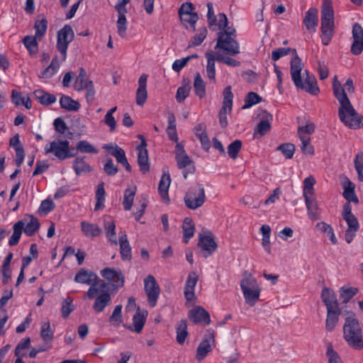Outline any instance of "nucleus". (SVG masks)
<instances>
[{
	"mask_svg": "<svg viewBox=\"0 0 363 363\" xmlns=\"http://www.w3.org/2000/svg\"><path fill=\"white\" fill-rule=\"evenodd\" d=\"M38 38L35 36H26L23 38V43L30 55L36 54L38 51L37 40Z\"/></svg>",
	"mask_w": 363,
	"mask_h": 363,
	"instance_id": "nucleus-55",
	"label": "nucleus"
},
{
	"mask_svg": "<svg viewBox=\"0 0 363 363\" xmlns=\"http://www.w3.org/2000/svg\"><path fill=\"white\" fill-rule=\"evenodd\" d=\"M343 219L347 225L345 233V240L347 243H350L359 228V222L354 215L345 217Z\"/></svg>",
	"mask_w": 363,
	"mask_h": 363,
	"instance_id": "nucleus-15",
	"label": "nucleus"
},
{
	"mask_svg": "<svg viewBox=\"0 0 363 363\" xmlns=\"http://www.w3.org/2000/svg\"><path fill=\"white\" fill-rule=\"evenodd\" d=\"M188 335L187 323L185 320L179 322L177 327V341L179 344L182 345Z\"/></svg>",
	"mask_w": 363,
	"mask_h": 363,
	"instance_id": "nucleus-46",
	"label": "nucleus"
},
{
	"mask_svg": "<svg viewBox=\"0 0 363 363\" xmlns=\"http://www.w3.org/2000/svg\"><path fill=\"white\" fill-rule=\"evenodd\" d=\"M115 9L118 13V18L116 22L118 33L121 38H125L127 30L126 7L115 6Z\"/></svg>",
	"mask_w": 363,
	"mask_h": 363,
	"instance_id": "nucleus-18",
	"label": "nucleus"
},
{
	"mask_svg": "<svg viewBox=\"0 0 363 363\" xmlns=\"http://www.w3.org/2000/svg\"><path fill=\"white\" fill-rule=\"evenodd\" d=\"M206 57L207 58V75L210 79H213L215 82V61L216 60V54L213 52H208L206 53Z\"/></svg>",
	"mask_w": 363,
	"mask_h": 363,
	"instance_id": "nucleus-40",
	"label": "nucleus"
},
{
	"mask_svg": "<svg viewBox=\"0 0 363 363\" xmlns=\"http://www.w3.org/2000/svg\"><path fill=\"white\" fill-rule=\"evenodd\" d=\"M198 280L197 274L192 272L189 273L184 288V296L187 301L194 298V287Z\"/></svg>",
	"mask_w": 363,
	"mask_h": 363,
	"instance_id": "nucleus-24",
	"label": "nucleus"
},
{
	"mask_svg": "<svg viewBox=\"0 0 363 363\" xmlns=\"http://www.w3.org/2000/svg\"><path fill=\"white\" fill-rule=\"evenodd\" d=\"M223 107L219 112V123L222 128L228 125L227 113H230L232 110L233 94L230 86L225 88L223 91Z\"/></svg>",
	"mask_w": 363,
	"mask_h": 363,
	"instance_id": "nucleus-8",
	"label": "nucleus"
},
{
	"mask_svg": "<svg viewBox=\"0 0 363 363\" xmlns=\"http://www.w3.org/2000/svg\"><path fill=\"white\" fill-rule=\"evenodd\" d=\"M216 47L222 49L229 55H235L240 52L238 43L234 38L223 39L218 38Z\"/></svg>",
	"mask_w": 363,
	"mask_h": 363,
	"instance_id": "nucleus-14",
	"label": "nucleus"
},
{
	"mask_svg": "<svg viewBox=\"0 0 363 363\" xmlns=\"http://www.w3.org/2000/svg\"><path fill=\"white\" fill-rule=\"evenodd\" d=\"M80 225L84 235L86 238H96L102 233V229L97 224L91 223L88 221H82Z\"/></svg>",
	"mask_w": 363,
	"mask_h": 363,
	"instance_id": "nucleus-21",
	"label": "nucleus"
},
{
	"mask_svg": "<svg viewBox=\"0 0 363 363\" xmlns=\"http://www.w3.org/2000/svg\"><path fill=\"white\" fill-rule=\"evenodd\" d=\"M48 28V21L45 18H43L40 20H37L35 23L34 28L35 30V37L38 40L44 36L46 33Z\"/></svg>",
	"mask_w": 363,
	"mask_h": 363,
	"instance_id": "nucleus-53",
	"label": "nucleus"
},
{
	"mask_svg": "<svg viewBox=\"0 0 363 363\" xmlns=\"http://www.w3.org/2000/svg\"><path fill=\"white\" fill-rule=\"evenodd\" d=\"M358 292V289L355 287H342L340 290V298L343 303H347Z\"/></svg>",
	"mask_w": 363,
	"mask_h": 363,
	"instance_id": "nucleus-48",
	"label": "nucleus"
},
{
	"mask_svg": "<svg viewBox=\"0 0 363 363\" xmlns=\"http://www.w3.org/2000/svg\"><path fill=\"white\" fill-rule=\"evenodd\" d=\"M182 228L184 231V241L185 243H187L189 240L192 238L194 234V225L192 219L186 218L184 220Z\"/></svg>",
	"mask_w": 363,
	"mask_h": 363,
	"instance_id": "nucleus-41",
	"label": "nucleus"
},
{
	"mask_svg": "<svg viewBox=\"0 0 363 363\" xmlns=\"http://www.w3.org/2000/svg\"><path fill=\"white\" fill-rule=\"evenodd\" d=\"M333 93L340 104L338 116L340 121L347 127L352 129H358L363 126V116L359 115L352 105L346 91L354 93V86L351 78H348L343 86L334 77L333 82Z\"/></svg>",
	"mask_w": 363,
	"mask_h": 363,
	"instance_id": "nucleus-1",
	"label": "nucleus"
},
{
	"mask_svg": "<svg viewBox=\"0 0 363 363\" xmlns=\"http://www.w3.org/2000/svg\"><path fill=\"white\" fill-rule=\"evenodd\" d=\"M145 290L147 296L150 306L151 307L155 306L160 289L155 277L152 275H148L145 278Z\"/></svg>",
	"mask_w": 363,
	"mask_h": 363,
	"instance_id": "nucleus-9",
	"label": "nucleus"
},
{
	"mask_svg": "<svg viewBox=\"0 0 363 363\" xmlns=\"http://www.w3.org/2000/svg\"><path fill=\"white\" fill-rule=\"evenodd\" d=\"M318 10L315 8H310L306 13L303 23L307 30H312L313 31H315V28L318 26Z\"/></svg>",
	"mask_w": 363,
	"mask_h": 363,
	"instance_id": "nucleus-22",
	"label": "nucleus"
},
{
	"mask_svg": "<svg viewBox=\"0 0 363 363\" xmlns=\"http://www.w3.org/2000/svg\"><path fill=\"white\" fill-rule=\"evenodd\" d=\"M74 38V33L69 25H65L57 32L56 47L61 54L62 62L66 60L68 45Z\"/></svg>",
	"mask_w": 363,
	"mask_h": 363,
	"instance_id": "nucleus-6",
	"label": "nucleus"
},
{
	"mask_svg": "<svg viewBox=\"0 0 363 363\" xmlns=\"http://www.w3.org/2000/svg\"><path fill=\"white\" fill-rule=\"evenodd\" d=\"M211 20H208V28L213 31H220L228 26V18L225 13H219L217 16L214 15Z\"/></svg>",
	"mask_w": 363,
	"mask_h": 363,
	"instance_id": "nucleus-23",
	"label": "nucleus"
},
{
	"mask_svg": "<svg viewBox=\"0 0 363 363\" xmlns=\"http://www.w3.org/2000/svg\"><path fill=\"white\" fill-rule=\"evenodd\" d=\"M170 182L171 179L169 174H163L159 183L158 191L162 199L164 201H169L168 190Z\"/></svg>",
	"mask_w": 363,
	"mask_h": 363,
	"instance_id": "nucleus-33",
	"label": "nucleus"
},
{
	"mask_svg": "<svg viewBox=\"0 0 363 363\" xmlns=\"http://www.w3.org/2000/svg\"><path fill=\"white\" fill-rule=\"evenodd\" d=\"M104 148L108 150L109 153L115 157L117 162L121 164L127 159L125 151L118 145L113 146L112 145L107 144L104 145Z\"/></svg>",
	"mask_w": 363,
	"mask_h": 363,
	"instance_id": "nucleus-39",
	"label": "nucleus"
},
{
	"mask_svg": "<svg viewBox=\"0 0 363 363\" xmlns=\"http://www.w3.org/2000/svg\"><path fill=\"white\" fill-rule=\"evenodd\" d=\"M104 227L106 230V237L111 245H117L118 240L116 236V225L113 220L110 217H105Z\"/></svg>",
	"mask_w": 363,
	"mask_h": 363,
	"instance_id": "nucleus-26",
	"label": "nucleus"
},
{
	"mask_svg": "<svg viewBox=\"0 0 363 363\" xmlns=\"http://www.w3.org/2000/svg\"><path fill=\"white\" fill-rule=\"evenodd\" d=\"M242 147V142L240 140H235L231 143L228 147V154L230 157L235 160L238 157V154Z\"/></svg>",
	"mask_w": 363,
	"mask_h": 363,
	"instance_id": "nucleus-60",
	"label": "nucleus"
},
{
	"mask_svg": "<svg viewBox=\"0 0 363 363\" xmlns=\"http://www.w3.org/2000/svg\"><path fill=\"white\" fill-rule=\"evenodd\" d=\"M277 150H280L286 159H291L294 156L295 146L291 143H285L278 146Z\"/></svg>",
	"mask_w": 363,
	"mask_h": 363,
	"instance_id": "nucleus-64",
	"label": "nucleus"
},
{
	"mask_svg": "<svg viewBox=\"0 0 363 363\" xmlns=\"http://www.w3.org/2000/svg\"><path fill=\"white\" fill-rule=\"evenodd\" d=\"M305 202L308 218L312 220H319L320 218V211L318 207L316 200L313 197L308 198L306 196Z\"/></svg>",
	"mask_w": 363,
	"mask_h": 363,
	"instance_id": "nucleus-27",
	"label": "nucleus"
},
{
	"mask_svg": "<svg viewBox=\"0 0 363 363\" xmlns=\"http://www.w3.org/2000/svg\"><path fill=\"white\" fill-rule=\"evenodd\" d=\"M45 154L52 153L60 160L73 157L77 153H72L69 149L68 140H55L50 143L45 147Z\"/></svg>",
	"mask_w": 363,
	"mask_h": 363,
	"instance_id": "nucleus-7",
	"label": "nucleus"
},
{
	"mask_svg": "<svg viewBox=\"0 0 363 363\" xmlns=\"http://www.w3.org/2000/svg\"><path fill=\"white\" fill-rule=\"evenodd\" d=\"M216 347L215 331L212 329L206 330V355Z\"/></svg>",
	"mask_w": 363,
	"mask_h": 363,
	"instance_id": "nucleus-58",
	"label": "nucleus"
},
{
	"mask_svg": "<svg viewBox=\"0 0 363 363\" xmlns=\"http://www.w3.org/2000/svg\"><path fill=\"white\" fill-rule=\"evenodd\" d=\"M106 289L107 287L105 288L102 291H99L98 293H101V294L96 298L95 302L93 305V309L96 313H101L104 308L110 304L111 301V295Z\"/></svg>",
	"mask_w": 363,
	"mask_h": 363,
	"instance_id": "nucleus-17",
	"label": "nucleus"
},
{
	"mask_svg": "<svg viewBox=\"0 0 363 363\" xmlns=\"http://www.w3.org/2000/svg\"><path fill=\"white\" fill-rule=\"evenodd\" d=\"M191 89L190 81L189 79L184 80V84L179 87L176 94V100L177 102L181 103L184 101L188 96Z\"/></svg>",
	"mask_w": 363,
	"mask_h": 363,
	"instance_id": "nucleus-47",
	"label": "nucleus"
},
{
	"mask_svg": "<svg viewBox=\"0 0 363 363\" xmlns=\"http://www.w3.org/2000/svg\"><path fill=\"white\" fill-rule=\"evenodd\" d=\"M179 18L182 23L186 29L190 30L191 32L196 30L195 24L199 20L196 13H187V15L183 14L179 16Z\"/></svg>",
	"mask_w": 363,
	"mask_h": 363,
	"instance_id": "nucleus-36",
	"label": "nucleus"
},
{
	"mask_svg": "<svg viewBox=\"0 0 363 363\" xmlns=\"http://www.w3.org/2000/svg\"><path fill=\"white\" fill-rule=\"evenodd\" d=\"M138 164L140 167V171L143 174H147L150 172V162L148 159V152H138Z\"/></svg>",
	"mask_w": 363,
	"mask_h": 363,
	"instance_id": "nucleus-45",
	"label": "nucleus"
},
{
	"mask_svg": "<svg viewBox=\"0 0 363 363\" xmlns=\"http://www.w3.org/2000/svg\"><path fill=\"white\" fill-rule=\"evenodd\" d=\"M89 83L93 82L89 79L85 69L83 67H80L79 69V75L74 82V89L77 91H82L84 89L85 86H88L89 85Z\"/></svg>",
	"mask_w": 363,
	"mask_h": 363,
	"instance_id": "nucleus-32",
	"label": "nucleus"
},
{
	"mask_svg": "<svg viewBox=\"0 0 363 363\" xmlns=\"http://www.w3.org/2000/svg\"><path fill=\"white\" fill-rule=\"evenodd\" d=\"M101 276L107 280L112 281L114 287H121L124 284V277L121 271L111 268H105L101 272Z\"/></svg>",
	"mask_w": 363,
	"mask_h": 363,
	"instance_id": "nucleus-12",
	"label": "nucleus"
},
{
	"mask_svg": "<svg viewBox=\"0 0 363 363\" xmlns=\"http://www.w3.org/2000/svg\"><path fill=\"white\" fill-rule=\"evenodd\" d=\"M240 288L245 302L253 306L259 299L261 288L256 279L249 273L245 272L240 281Z\"/></svg>",
	"mask_w": 363,
	"mask_h": 363,
	"instance_id": "nucleus-5",
	"label": "nucleus"
},
{
	"mask_svg": "<svg viewBox=\"0 0 363 363\" xmlns=\"http://www.w3.org/2000/svg\"><path fill=\"white\" fill-rule=\"evenodd\" d=\"M186 206L195 209L201 206L204 202V190L199 186L198 189H192L184 199Z\"/></svg>",
	"mask_w": 363,
	"mask_h": 363,
	"instance_id": "nucleus-10",
	"label": "nucleus"
},
{
	"mask_svg": "<svg viewBox=\"0 0 363 363\" xmlns=\"http://www.w3.org/2000/svg\"><path fill=\"white\" fill-rule=\"evenodd\" d=\"M194 91L199 98L204 96V82L199 72H196L194 76Z\"/></svg>",
	"mask_w": 363,
	"mask_h": 363,
	"instance_id": "nucleus-50",
	"label": "nucleus"
},
{
	"mask_svg": "<svg viewBox=\"0 0 363 363\" xmlns=\"http://www.w3.org/2000/svg\"><path fill=\"white\" fill-rule=\"evenodd\" d=\"M136 191L137 186L135 185L125 190L123 199V206L125 211L131 209Z\"/></svg>",
	"mask_w": 363,
	"mask_h": 363,
	"instance_id": "nucleus-34",
	"label": "nucleus"
},
{
	"mask_svg": "<svg viewBox=\"0 0 363 363\" xmlns=\"http://www.w3.org/2000/svg\"><path fill=\"white\" fill-rule=\"evenodd\" d=\"M74 281L78 283L90 285L86 292V296L89 299L95 298L99 291H102L107 287V284L104 281L99 279L95 273L84 268L80 269L75 275Z\"/></svg>",
	"mask_w": 363,
	"mask_h": 363,
	"instance_id": "nucleus-3",
	"label": "nucleus"
},
{
	"mask_svg": "<svg viewBox=\"0 0 363 363\" xmlns=\"http://www.w3.org/2000/svg\"><path fill=\"white\" fill-rule=\"evenodd\" d=\"M76 150L82 153H97L98 150L86 140H80L77 143Z\"/></svg>",
	"mask_w": 363,
	"mask_h": 363,
	"instance_id": "nucleus-57",
	"label": "nucleus"
},
{
	"mask_svg": "<svg viewBox=\"0 0 363 363\" xmlns=\"http://www.w3.org/2000/svg\"><path fill=\"white\" fill-rule=\"evenodd\" d=\"M120 245V254L123 261H130L132 259L131 247L128 240L127 235L125 232L119 236L118 242Z\"/></svg>",
	"mask_w": 363,
	"mask_h": 363,
	"instance_id": "nucleus-20",
	"label": "nucleus"
},
{
	"mask_svg": "<svg viewBox=\"0 0 363 363\" xmlns=\"http://www.w3.org/2000/svg\"><path fill=\"white\" fill-rule=\"evenodd\" d=\"M334 12L330 0H324L321 11V40L328 45L334 33Z\"/></svg>",
	"mask_w": 363,
	"mask_h": 363,
	"instance_id": "nucleus-4",
	"label": "nucleus"
},
{
	"mask_svg": "<svg viewBox=\"0 0 363 363\" xmlns=\"http://www.w3.org/2000/svg\"><path fill=\"white\" fill-rule=\"evenodd\" d=\"M217 247L218 245L213 233L210 231H206V257L212 255Z\"/></svg>",
	"mask_w": 363,
	"mask_h": 363,
	"instance_id": "nucleus-44",
	"label": "nucleus"
},
{
	"mask_svg": "<svg viewBox=\"0 0 363 363\" xmlns=\"http://www.w3.org/2000/svg\"><path fill=\"white\" fill-rule=\"evenodd\" d=\"M96 204H95V211H98L102 208L104 206L105 201V190L104 188V183H101L98 185L97 189L96 191Z\"/></svg>",
	"mask_w": 363,
	"mask_h": 363,
	"instance_id": "nucleus-54",
	"label": "nucleus"
},
{
	"mask_svg": "<svg viewBox=\"0 0 363 363\" xmlns=\"http://www.w3.org/2000/svg\"><path fill=\"white\" fill-rule=\"evenodd\" d=\"M321 299L327 310L339 308L335 294L328 288H324L321 292Z\"/></svg>",
	"mask_w": 363,
	"mask_h": 363,
	"instance_id": "nucleus-25",
	"label": "nucleus"
},
{
	"mask_svg": "<svg viewBox=\"0 0 363 363\" xmlns=\"http://www.w3.org/2000/svg\"><path fill=\"white\" fill-rule=\"evenodd\" d=\"M25 222L23 231L28 236H31L35 234L40 228V223L38 220L33 216H28L23 220Z\"/></svg>",
	"mask_w": 363,
	"mask_h": 363,
	"instance_id": "nucleus-29",
	"label": "nucleus"
},
{
	"mask_svg": "<svg viewBox=\"0 0 363 363\" xmlns=\"http://www.w3.org/2000/svg\"><path fill=\"white\" fill-rule=\"evenodd\" d=\"M307 77L305 79L304 82L301 79V83L298 86H296L297 89H301L306 91L311 94H317L319 91V89L317 85V82L313 75L308 74V72Z\"/></svg>",
	"mask_w": 363,
	"mask_h": 363,
	"instance_id": "nucleus-19",
	"label": "nucleus"
},
{
	"mask_svg": "<svg viewBox=\"0 0 363 363\" xmlns=\"http://www.w3.org/2000/svg\"><path fill=\"white\" fill-rule=\"evenodd\" d=\"M24 225L23 220H19L13 225V233L9 240V245L14 246L18 243Z\"/></svg>",
	"mask_w": 363,
	"mask_h": 363,
	"instance_id": "nucleus-38",
	"label": "nucleus"
},
{
	"mask_svg": "<svg viewBox=\"0 0 363 363\" xmlns=\"http://www.w3.org/2000/svg\"><path fill=\"white\" fill-rule=\"evenodd\" d=\"M326 357L328 358L327 363H343L340 357L337 352L334 350L330 343L327 345Z\"/></svg>",
	"mask_w": 363,
	"mask_h": 363,
	"instance_id": "nucleus-59",
	"label": "nucleus"
},
{
	"mask_svg": "<svg viewBox=\"0 0 363 363\" xmlns=\"http://www.w3.org/2000/svg\"><path fill=\"white\" fill-rule=\"evenodd\" d=\"M352 34L354 41L351 52L354 55H359L363 51V28L359 23H354Z\"/></svg>",
	"mask_w": 363,
	"mask_h": 363,
	"instance_id": "nucleus-11",
	"label": "nucleus"
},
{
	"mask_svg": "<svg viewBox=\"0 0 363 363\" xmlns=\"http://www.w3.org/2000/svg\"><path fill=\"white\" fill-rule=\"evenodd\" d=\"M343 325V337L347 343L355 350L363 348L362 331L355 314L347 312Z\"/></svg>",
	"mask_w": 363,
	"mask_h": 363,
	"instance_id": "nucleus-2",
	"label": "nucleus"
},
{
	"mask_svg": "<svg viewBox=\"0 0 363 363\" xmlns=\"http://www.w3.org/2000/svg\"><path fill=\"white\" fill-rule=\"evenodd\" d=\"M315 184V179L313 176H309L303 180V197L306 196L308 198L313 197L314 189L313 186Z\"/></svg>",
	"mask_w": 363,
	"mask_h": 363,
	"instance_id": "nucleus-52",
	"label": "nucleus"
},
{
	"mask_svg": "<svg viewBox=\"0 0 363 363\" xmlns=\"http://www.w3.org/2000/svg\"><path fill=\"white\" fill-rule=\"evenodd\" d=\"M34 95L43 105L48 106L56 101V97L53 94L46 93L42 90L35 91Z\"/></svg>",
	"mask_w": 363,
	"mask_h": 363,
	"instance_id": "nucleus-43",
	"label": "nucleus"
},
{
	"mask_svg": "<svg viewBox=\"0 0 363 363\" xmlns=\"http://www.w3.org/2000/svg\"><path fill=\"white\" fill-rule=\"evenodd\" d=\"M147 75L143 74L138 79V88L136 92V104L143 106L147 98Z\"/></svg>",
	"mask_w": 363,
	"mask_h": 363,
	"instance_id": "nucleus-16",
	"label": "nucleus"
},
{
	"mask_svg": "<svg viewBox=\"0 0 363 363\" xmlns=\"http://www.w3.org/2000/svg\"><path fill=\"white\" fill-rule=\"evenodd\" d=\"M315 227L321 232L327 233L330 240L333 245H335L337 242V238L334 233V230L330 225L325 222H320L316 224Z\"/></svg>",
	"mask_w": 363,
	"mask_h": 363,
	"instance_id": "nucleus-49",
	"label": "nucleus"
},
{
	"mask_svg": "<svg viewBox=\"0 0 363 363\" xmlns=\"http://www.w3.org/2000/svg\"><path fill=\"white\" fill-rule=\"evenodd\" d=\"M340 315V310L339 308L334 309H328L327 310V317L325 320V328L328 331H333L339 320V316Z\"/></svg>",
	"mask_w": 363,
	"mask_h": 363,
	"instance_id": "nucleus-28",
	"label": "nucleus"
},
{
	"mask_svg": "<svg viewBox=\"0 0 363 363\" xmlns=\"http://www.w3.org/2000/svg\"><path fill=\"white\" fill-rule=\"evenodd\" d=\"M354 184L348 179L343 184V193L344 198L349 202L357 203L359 199L354 192Z\"/></svg>",
	"mask_w": 363,
	"mask_h": 363,
	"instance_id": "nucleus-30",
	"label": "nucleus"
},
{
	"mask_svg": "<svg viewBox=\"0 0 363 363\" xmlns=\"http://www.w3.org/2000/svg\"><path fill=\"white\" fill-rule=\"evenodd\" d=\"M315 125L313 123H310L303 126H300L298 128L297 134L299 138H310V135L314 132Z\"/></svg>",
	"mask_w": 363,
	"mask_h": 363,
	"instance_id": "nucleus-61",
	"label": "nucleus"
},
{
	"mask_svg": "<svg viewBox=\"0 0 363 363\" xmlns=\"http://www.w3.org/2000/svg\"><path fill=\"white\" fill-rule=\"evenodd\" d=\"M109 322L114 327H118L123 322L121 305L115 307L112 315L109 318Z\"/></svg>",
	"mask_w": 363,
	"mask_h": 363,
	"instance_id": "nucleus-56",
	"label": "nucleus"
},
{
	"mask_svg": "<svg viewBox=\"0 0 363 363\" xmlns=\"http://www.w3.org/2000/svg\"><path fill=\"white\" fill-rule=\"evenodd\" d=\"M146 320V315L141 313L140 308H138L136 313L133 315V321L134 328H132L131 326H128V328L130 330H133L137 333H140L145 323Z\"/></svg>",
	"mask_w": 363,
	"mask_h": 363,
	"instance_id": "nucleus-35",
	"label": "nucleus"
},
{
	"mask_svg": "<svg viewBox=\"0 0 363 363\" xmlns=\"http://www.w3.org/2000/svg\"><path fill=\"white\" fill-rule=\"evenodd\" d=\"M40 335L45 342H49L53 339V333L49 322H44L42 324Z\"/></svg>",
	"mask_w": 363,
	"mask_h": 363,
	"instance_id": "nucleus-62",
	"label": "nucleus"
},
{
	"mask_svg": "<svg viewBox=\"0 0 363 363\" xmlns=\"http://www.w3.org/2000/svg\"><path fill=\"white\" fill-rule=\"evenodd\" d=\"M60 67V62L57 57L55 56L51 62L50 66H48L40 75L42 78H50L55 74Z\"/></svg>",
	"mask_w": 363,
	"mask_h": 363,
	"instance_id": "nucleus-51",
	"label": "nucleus"
},
{
	"mask_svg": "<svg viewBox=\"0 0 363 363\" xmlns=\"http://www.w3.org/2000/svg\"><path fill=\"white\" fill-rule=\"evenodd\" d=\"M294 56L290 63V72L295 86H298L301 79V72L303 69V64L301 60L297 55L296 50H294Z\"/></svg>",
	"mask_w": 363,
	"mask_h": 363,
	"instance_id": "nucleus-13",
	"label": "nucleus"
},
{
	"mask_svg": "<svg viewBox=\"0 0 363 363\" xmlns=\"http://www.w3.org/2000/svg\"><path fill=\"white\" fill-rule=\"evenodd\" d=\"M60 104L62 108L69 111H77L80 108V104L78 101L66 95L62 96L60 99Z\"/></svg>",
	"mask_w": 363,
	"mask_h": 363,
	"instance_id": "nucleus-37",
	"label": "nucleus"
},
{
	"mask_svg": "<svg viewBox=\"0 0 363 363\" xmlns=\"http://www.w3.org/2000/svg\"><path fill=\"white\" fill-rule=\"evenodd\" d=\"M86 157H78L73 162V169L77 175L79 176L92 171L91 167L85 161Z\"/></svg>",
	"mask_w": 363,
	"mask_h": 363,
	"instance_id": "nucleus-31",
	"label": "nucleus"
},
{
	"mask_svg": "<svg viewBox=\"0 0 363 363\" xmlns=\"http://www.w3.org/2000/svg\"><path fill=\"white\" fill-rule=\"evenodd\" d=\"M262 100V98L257 94L255 92H250L248 93L245 100V104L242 107V108H249L253 105H255L260 102Z\"/></svg>",
	"mask_w": 363,
	"mask_h": 363,
	"instance_id": "nucleus-63",
	"label": "nucleus"
},
{
	"mask_svg": "<svg viewBox=\"0 0 363 363\" xmlns=\"http://www.w3.org/2000/svg\"><path fill=\"white\" fill-rule=\"evenodd\" d=\"M189 318L196 324L201 323L204 320V308L199 306H194L190 310Z\"/></svg>",
	"mask_w": 363,
	"mask_h": 363,
	"instance_id": "nucleus-42",
	"label": "nucleus"
}]
</instances>
